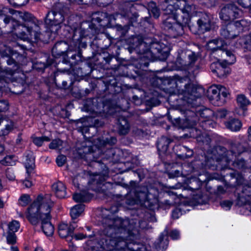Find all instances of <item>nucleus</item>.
I'll return each instance as SVG.
<instances>
[{
  "label": "nucleus",
  "mask_w": 251,
  "mask_h": 251,
  "mask_svg": "<svg viewBox=\"0 0 251 251\" xmlns=\"http://www.w3.org/2000/svg\"><path fill=\"white\" fill-rule=\"evenodd\" d=\"M102 224L104 236L99 241L102 249L106 251H118L126 248L131 251L137 250L131 247L135 237L136 221L119 217H106L103 219Z\"/></svg>",
  "instance_id": "1"
},
{
  "label": "nucleus",
  "mask_w": 251,
  "mask_h": 251,
  "mask_svg": "<svg viewBox=\"0 0 251 251\" xmlns=\"http://www.w3.org/2000/svg\"><path fill=\"white\" fill-rule=\"evenodd\" d=\"M52 205L50 195H39L25 213L26 218L32 225L36 226L41 222L42 231L48 236L52 235L54 231V226L50 222Z\"/></svg>",
  "instance_id": "2"
},
{
  "label": "nucleus",
  "mask_w": 251,
  "mask_h": 251,
  "mask_svg": "<svg viewBox=\"0 0 251 251\" xmlns=\"http://www.w3.org/2000/svg\"><path fill=\"white\" fill-rule=\"evenodd\" d=\"M18 13L19 16L25 21L23 25H18V33L24 40L34 39L36 41L40 39V28L36 23L37 20L28 13H22L12 10L11 14Z\"/></svg>",
  "instance_id": "3"
},
{
  "label": "nucleus",
  "mask_w": 251,
  "mask_h": 251,
  "mask_svg": "<svg viewBox=\"0 0 251 251\" xmlns=\"http://www.w3.org/2000/svg\"><path fill=\"white\" fill-rule=\"evenodd\" d=\"M194 11V6L188 4H186L183 8L177 10L174 15L177 24L172 25L170 29L173 30L177 28L178 34H181L183 26L189 24L191 15Z\"/></svg>",
  "instance_id": "4"
},
{
  "label": "nucleus",
  "mask_w": 251,
  "mask_h": 251,
  "mask_svg": "<svg viewBox=\"0 0 251 251\" xmlns=\"http://www.w3.org/2000/svg\"><path fill=\"white\" fill-rule=\"evenodd\" d=\"M219 15L221 20L230 23L236 19L241 17L243 12L235 3H229L222 7Z\"/></svg>",
  "instance_id": "5"
},
{
  "label": "nucleus",
  "mask_w": 251,
  "mask_h": 251,
  "mask_svg": "<svg viewBox=\"0 0 251 251\" xmlns=\"http://www.w3.org/2000/svg\"><path fill=\"white\" fill-rule=\"evenodd\" d=\"M228 94V91L225 87L214 85L209 89L208 96L213 104L220 106L225 103L226 99Z\"/></svg>",
  "instance_id": "6"
},
{
  "label": "nucleus",
  "mask_w": 251,
  "mask_h": 251,
  "mask_svg": "<svg viewBox=\"0 0 251 251\" xmlns=\"http://www.w3.org/2000/svg\"><path fill=\"white\" fill-rule=\"evenodd\" d=\"M64 20L65 15L63 11L52 10L47 14L45 23L51 32L57 33Z\"/></svg>",
  "instance_id": "7"
},
{
  "label": "nucleus",
  "mask_w": 251,
  "mask_h": 251,
  "mask_svg": "<svg viewBox=\"0 0 251 251\" xmlns=\"http://www.w3.org/2000/svg\"><path fill=\"white\" fill-rule=\"evenodd\" d=\"M147 54V59L149 60L158 58L163 60L168 57L169 53L167 50L162 49V46L158 41L151 39V43L149 45V51Z\"/></svg>",
  "instance_id": "8"
},
{
  "label": "nucleus",
  "mask_w": 251,
  "mask_h": 251,
  "mask_svg": "<svg viewBox=\"0 0 251 251\" xmlns=\"http://www.w3.org/2000/svg\"><path fill=\"white\" fill-rule=\"evenodd\" d=\"M135 44L133 45L135 51L136 53L143 55L141 59L146 58L147 53L149 51V45L151 43V39L147 38L143 39L141 37L136 36L133 38Z\"/></svg>",
  "instance_id": "9"
},
{
  "label": "nucleus",
  "mask_w": 251,
  "mask_h": 251,
  "mask_svg": "<svg viewBox=\"0 0 251 251\" xmlns=\"http://www.w3.org/2000/svg\"><path fill=\"white\" fill-rule=\"evenodd\" d=\"M176 87L182 94L192 96L196 90L194 85L187 77L178 78L175 80Z\"/></svg>",
  "instance_id": "10"
},
{
  "label": "nucleus",
  "mask_w": 251,
  "mask_h": 251,
  "mask_svg": "<svg viewBox=\"0 0 251 251\" xmlns=\"http://www.w3.org/2000/svg\"><path fill=\"white\" fill-rule=\"evenodd\" d=\"M198 117L195 113H192L191 117H188L185 119H180L179 118L175 119L173 121L174 125L179 128H191L194 129V126L197 125Z\"/></svg>",
  "instance_id": "11"
},
{
  "label": "nucleus",
  "mask_w": 251,
  "mask_h": 251,
  "mask_svg": "<svg viewBox=\"0 0 251 251\" xmlns=\"http://www.w3.org/2000/svg\"><path fill=\"white\" fill-rule=\"evenodd\" d=\"M197 58L198 56L195 52L188 50L182 53L177 58V61H180L179 63L183 66H190L195 63Z\"/></svg>",
  "instance_id": "12"
},
{
  "label": "nucleus",
  "mask_w": 251,
  "mask_h": 251,
  "mask_svg": "<svg viewBox=\"0 0 251 251\" xmlns=\"http://www.w3.org/2000/svg\"><path fill=\"white\" fill-rule=\"evenodd\" d=\"M220 58H217L218 60L222 61L225 65H229L233 64L236 61L235 55L229 50H226L225 47L222 49L218 51V54L217 56Z\"/></svg>",
  "instance_id": "13"
},
{
  "label": "nucleus",
  "mask_w": 251,
  "mask_h": 251,
  "mask_svg": "<svg viewBox=\"0 0 251 251\" xmlns=\"http://www.w3.org/2000/svg\"><path fill=\"white\" fill-rule=\"evenodd\" d=\"M226 44L222 39H214L209 41L207 44V48L210 50L211 55L215 57L218 54V51L222 50Z\"/></svg>",
  "instance_id": "14"
},
{
  "label": "nucleus",
  "mask_w": 251,
  "mask_h": 251,
  "mask_svg": "<svg viewBox=\"0 0 251 251\" xmlns=\"http://www.w3.org/2000/svg\"><path fill=\"white\" fill-rule=\"evenodd\" d=\"M211 71L217 74L219 77H223L229 73L228 69L226 68V65L223 62H213L210 65Z\"/></svg>",
  "instance_id": "15"
},
{
  "label": "nucleus",
  "mask_w": 251,
  "mask_h": 251,
  "mask_svg": "<svg viewBox=\"0 0 251 251\" xmlns=\"http://www.w3.org/2000/svg\"><path fill=\"white\" fill-rule=\"evenodd\" d=\"M251 151V144L246 142H235L231 144L230 152L233 154H240L245 151Z\"/></svg>",
  "instance_id": "16"
},
{
  "label": "nucleus",
  "mask_w": 251,
  "mask_h": 251,
  "mask_svg": "<svg viewBox=\"0 0 251 251\" xmlns=\"http://www.w3.org/2000/svg\"><path fill=\"white\" fill-rule=\"evenodd\" d=\"M74 227L71 226H68L65 223H61L58 227V232L59 236L62 238L71 237L73 238Z\"/></svg>",
  "instance_id": "17"
},
{
  "label": "nucleus",
  "mask_w": 251,
  "mask_h": 251,
  "mask_svg": "<svg viewBox=\"0 0 251 251\" xmlns=\"http://www.w3.org/2000/svg\"><path fill=\"white\" fill-rule=\"evenodd\" d=\"M7 63L8 65H13L12 68H7L2 69L0 67V77H6V75H12L15 71L17 69L18 66L16 61L11 58V56L7 57L6 60Z\"/></svg>",
  "instance_id": "18"
},
{
  "label": "nucleus",
  "mask_w": 251,
  "mask_h": 251,
  "mask_svg": "<svg viewBox=\"0 0 251 251\" xmlns=\"http://www.w3.org/2000/svg\"><path fill=\"white\" fill-rule=\"evenodd\" d=\"M189 137L197 138L198 141H201L207 145L210 143V137L206 134H202L201 131L197 128L192 129L190 131Z\"/></svg>",
  "instance_id": "19"
},
{
  "label": "nucleus",
  "mask_w": 251,
  "mask_h": 251,
  "mask_svg": "<svg viewBox=\"0 0 251 251\" xmlns=\"http://www.w3.org/2000/svg\"><path fill=\"white\" fill-rule=\"evenodd\" d=\"M69 49L68 44L64 41L57 42L52 49V54L54 56L64 54Z\"/></svg>",
  "instance_id": "20"
},
{
  "label": "nucleus",
  "mask_w": 251,
  "mask_h": 251,
  "mask_svg": "<svg viewBox=\"0 0 251 251\" xmlns=\"http://www.w3.org/2000/svg\"><path fill=\"white\" fill-rule=\"evenodd\" d=\"M238 34V31H236L235 25L230 24L222 29L221 35L226 39H233Z\"/></svg>",
  "instance_id": "21"
},
{
  "label": "nucleus",
  "mask_w": 251,
  "mask_h": 251,
  "mask_svg": "<svg viewBox=\"0 0 251 251\" xmlns=\"http://www.w3.org/2000/svg\"><path fill=\"white\" fill-rule=\"evenodd\" d=\"M52 191L56 196L59 199L64 198L66 195V188L63 183L58 181L52 185Z\"/></svg>",
  "instance_id": "22"
},
{
  "label": "nucleus",
  "mask_w": 251,
  "mask_h": 251,
  "mask_svg": "<svg viewBox=\"0 0 251 251\" xmlns=\"http://www.w3.org/2000/svg\"><path fill=\"white\" fill-rule=\"evenodd\" d=\"M172 140L165 136H162L158 139L157 143V147L159 154H163L167 152L169 145Z\"/></svg>",
  "instance_id": "23"
},
{
  "label": "nucleus",
  "mask_w": 251,
  "mask_h": 251,
  "mask_svg": "<svg viewBox=\"0 0 251 251\" xmlns=\"http://www.w3.org/2000/svg\"><path fill=\"white\" fill-rule=\"evenodd\" d=\"M226 127L231 131H238L242 127L240 121L236 118H231L225 122Z\"/></svg>",
  "instance_id": "24"
},
{
  "label": "nucleus",
  "mask_w": 251,
  "mask_h": 251,
  "mask_svg": "<svg viewBox=\"0 0 251 251\" xmlns=\"http://www.w3.org/2000/svg\"><path fill=\"white\" fill-rule=\"evenodd\" d=\"M92 195L87 191H81L73 195V200L78 202H85L89 201L92 198Z\"/></svg>",
  "instance_id": "25"
},
{
  "label": "nucleus",
  "mask_w": 251,
  "mask_h": 251,
  "mask_svg": "<svg viewBox=\"0 0 251 251\" xmlns=\"http://www.w3.org/2000/svg\"><path fill=\"white\" fill-rule=\"evenodd\" d=\"M176 153L179 158L184 159L191 157L193 151L185 146H177L176 147Z\"/></svg>",
  "instance_id": "26"
},
{
  "label": "nucleus",
  "mask_w": 251,
  "mask_h": 251,
  "mask_svg": "<svg viewBox=\"0 0 251 251\" xmlns=\"http://www.w3.org/2000/svg\"><path fill=\"white\" fill-rule=\"evenodd\" d=\"M130 130V126L127 120L123 117L118 119V132L120 135H126Z\"/></svg>",
  "instance_id": "27"
},
{
  "label": "nucleus",
  "mask_w": 251,
  "mask_h": 251,
  "mask_svg": "<svg viewBox=\"0 0 251 251\" xmlns=\"http://www.w3.org/2000/svg\"><path fill=\"white\" fill-rule=\"evenodd\" d=\"M205 181V179L202 178H190L187 182L188 189L192 191L198 190L201 187L202 183Z\"/></svg>",
  "instance_id": "28"
},
{
  "label": "nucleus",
  "mask_w": 251,
  "mask_h": 251,
  "mask_svg": "<svg viewBox=\"0 0 251 251\" xmlns=\"http://www.w3.org/2000/svg\"><path fill=\"white\" fill-rule=\"evenodd\" d=\"M199 30L201 33L209 31L211 28L210 22L207 16L201 18L197 21Z\"/></svg>",
  "instance_id": "29"
},
{
  "label": "nucleus",
  "mask_w": 251,
  "mask_h": 251,
  "mask_svg": "<svg viewBox=\"0 0 251 251\" xmlns=\"http://www.w3.org/2000/svg\"><path fill=\"white\" fill-rule=\"evenodd\" d=\"M123 153L124 157L126 158H127L128 155L129 158V159H128L125 163V165L128 167V170L134 168L135 166H136L139 164V161L136 156L133 157L132 155L127 151H124Z\"/></svg>",
  "instance_id": "30"
},
{
  "label": "nucleus",
  "mask_w": 251,
  "mask_h": 251,
  "mask_svg": "<svg viewBox=\"0 0 251 251\" xmlns=\"http://www.w3.org/2000/svg\"><path fill=\"white\" fill-rule=\"evenodd\" d=\"M121 15L129 19L136 17L137 14L135 7L130 4H128L126 7L122 12Z\"/></svg>",
  "instance_id": "31"
},
{
  "label": "nucleus",
  "mask_w": 251,
  "mask_h": 251,
  "mask_svg": "<svg viewBox=\"0 0 251 251\" xmlns=\"http://www.w3.org/2000/svg\"><path fill=\"white\" fill-rule=\"evenodd\" d=\"M85 205L83 204H78L71 208L70 215L73 219H75L79 217L84 210Z\"/></svg>",
  "instance_id": "32"
},
{
  "label": "nucleus",
  "mask_w": 251,
  "mask_h": 251,
  "mask_svg": "<svg viewBox=\"0 0 251 251\" xmlns=\"http://www.w3.org/2000/svg\"><path fill=\"white\" fill-rule=\"evenodd\" d=\"M108 21L106 13H98L92 18V21L100 24V26H104Z\"/></svg>",
  "instance_id": "33"
},
{
  "label": "nucleus",
  "mask_w": 251,
  "mask_h": 251,
  "mask_svg": "<svg viewBox=\"0 0 251 251\" xmlns=\"http://www.w3.org/2000/svg\"><path fill=\"white\" fill-rule=\"evenodd\" d=\"M87 35L88 34L85 30H83L81 28L77 29L74 31L72 39L74 41H79L81 38Z\"/></svg>",
  "instance_id": "34"
},
{
  "label": "nucleus",
  "mask_w": 251,
  "mask_h": 251,
  "mask_svg": "<svg viewBox=\"0 0 251 251\" xmlns=\"http://www.w3.org/2000/svg\"><path fill=\"white\" fill-rule=\"evenodd\" d=\"M149 12L155 18H158L160 15L159 10L156 7V4L153 2L151 1L148 5Z\"/></svg>",
  "instance_id": "35"
},
{
  "label": "nucleus",
  "mask_w": 251,
  "mask_h": 251,
  "mask_svg": "<svg viewBox=\"0 0 251 251\" xmlns=\"http://www.w3.org/2000/svg\"><path fill=\"white\" fill-rule=\"evenodd\" d=\"M230 176L232 177L233 180H235V185H242L244 183V179L241 174L238 172H234L230 173Z\"/></svg>",
  "instance_id": "36"
},
{
  "label": "nucleus",
  "mask_w": 251,
  "mask_h": 251,
  "mask_svg": "<svg viewBox=\"0 0 251 251\" xmlns=\"http://www.w3.org/2000/svg\"><path fill=\"white\" fill-rule=\"evenodd\" d=\"M136 196L140 202H144L146 206H150L149 204H147L149 202L148 200V196L146 191L137 192Z\"/></svg>",
  "instance_id": "37"
},
{
  "label": "nucleus",
  "mask_w": 251,
  "mask_h": 251,
  "mask_svg": "<svg viewBox=\"0 0 251 251\" xmlns=\"http://www.w3.org/2000/svg\"><path fill=\"white\" fill-rule=\"evenodd\" d=\"M201 127L205 130H209L214 128L215 123L209 119L201 121L200 123Z\"/></svg>",
  "instance_id": "38"
},
{
  "label": "nucleus",
  "mask_w": 251,
  "mask_h": 251,
  "mask_svg": "<svg viewBox=\"0 0 251 251\" xmlns=\"http://www.w3.org/2000/svg\"><path fill=\"white\" fill-rule=\"evenodd\" d=\"M4 23L6 25L11 24L12 25V30L18 29V21L15 20L14 18L10 16H6L3 20Z\"/></svg>",
  "instance_id": "39"
},
{
  "label": "nucleus",
  "mask_w": 251,
  "mask_h": 251,
  "mask_svg": "<svg viewBox=\"0 0 251 251\" xmlns=\"http://www.w3.org/2000/svg\"><path fill=\"white\" fill-rule=\"evenodd\" d=\"M25 167L28 176L33 172L34 168V160L33 158L27 159L25 162Z\"/></svg>",
  "instance_id": "40"
},
{
  "label": "nucleus",
  "mask_w": 251,
  "mask_h": 251,
  "mask_svg": "<svg viewBox=\"0 0 251 251\" xmlns=\"http://www.w3.org/2000/svg\"><path fill=\"white\" fill-rule=\"evenodd\" d=\"M236 204L239 206H246L251 208L249 201L243 195L238 197L236 201Z\"/></svg>",
  "instance_id": "41"
},
{
  "label": "nucleus",
  "mask_w": 251,
  "mask_h": 251,
  "mask_svg": "<svg viewBox=\"0 0 251 251\" xmlns=\"http://www.w3.org/2000/svg\"><path fill=\"white\" fill-rule=\"evenodd\" d=\"M63 145V141L59 139L53 140L49 145V148L50 149H60Z\"/></svg>",
  "instance_id": "42"
},
{
  "label": "nucleus",
  "mask_w": 251,
  "mask_h": 251,
  "mask_svg": "<svg viewBox=\"0 0 251 251\" xmlns=\"http://www.w3.org/2000/svg\"><path fill=\"white\" fill-rule=\"evenodd\" d=\"M50 139L46 136L33 137V142L37 146H41L44 141H49Z\"/></svg>",
  "instance_id": "43"
},
{
  "label": "nucleus",
  "mask_w": 251,
  "mask_h": 251,
  "mask_svg": "<svg viewBox=\"0 0 251 251\" xmlns=\"http://www.w3.org/2000/svg\"><path fill=\"white\" fill-rule=\"evenodd\" d=\"M237 101L241 107L247 106L250 103L249 100L243 95H239L237 97Z\"/></svg>",
  "instance_id": "44"
},
{
  "label": "nucleus",
  "mask_w": 251,
  "mask_h": 251,
  "mask_svg": "<svg viewBox=\"0 0 251 251\" xmlns=\"http://www.w3.org/2000/svg\"><path fill=\"white\" fill-rule=\"evenodd\" d=\"M30 201V196L27 194L23 195L19 199V203L23 206L27 205Z\"/></svg>",
  "instance_id": "45"
},
{
  "label": "nucleus",
  "mask_w": 251,
  "mask_h": 251,
  "mask_svg": "<svg viewBox=\"0 0 251 251\" xmlns=\"http://www.w3.org/2000/svg\"><path fill=\"white\" fill-rule=\"evenodd\" d=\"M120 205V203H116L115 204H111L110 206H108L107 207L105 208L102 212H104V210L109 211L111 213L114 214L118 211L119 210V206Z\"/></svg>",
  "instance_id": "46"
},
{
  "label": "nucleus",
  "mask_w": 251,
  "mask_h": 251,
  "mask_svg": "<svg viewBox=\"0 0 251 251\" xmlns=\"http://www.w3.org/2000/svg\"><path fill=\"white\" fill-rule=\"evenodd\" d=\"M9 230L12 232H16L20 227V224L17 221H12L8 225Z\"/></svg>",
  "instance_id": "47"
},
{
  "label": "nucleus",
  "mask_w": 251,
  "mask_h": 251,
  "mask_svg": "<svg viewBox=\"0 0 251 251\" xmlns=\"http://www.w3.org/2000/svg\"><path fill=\"white\" fill-rule=\"evenodd\" d=\"M7 242L9 244H14L16 243V237L14 232H8L7 236Z\"/></svg>",
  "instance_id": "48"
},
{
  "label": "nucleus",
  "mask_w": 251,
  "mask_h": 251,
  "mask_svg": "<svg viewBox=\"0 0 251 251\" xmlns=\"http://www.w3.org/2000/svg\"><path fill=\"white\" fill-rule=\"evenodd\" d=\"M66 161V156L62 154L58 155L56 159V162L59 167L63 166Z\"/></svg>",
  "instance_id": "49"
},
{
  "label": "nucleus",
  "mask_w": 251,
  "mask_h": 251,
  "mask_svg": "<svg viewBox=\"0 0 251 251\" xmlns=\"http://www.w3.org/2000/svg\"><path fill=\"white\" fill-rule=\"evenodd\" d=\"M12 54L11 49L7 47H4V49L0 50V55L4 58V57H8L9 56H11Z\"/></svg>",
  "instance_id": "50"
},
{
  "label": "nucleus",
  "mask_w": 251,
  "mask_h": 251,
  "mask_svg": "<svg viewBox=\"0 0 251 251\" xmlns=\"http://www.w3.org/2000/svg\"><path fill=\"white\" fill-rule=\"evenodd\" d=\"M248 22L247 21L244 20H241L240 21H236L234 24H231L232 25H235V30L237 31V28H240L241 27H245L248 25Z\"/></svg>",
  "instance_id": "51"
},
{
  "label": "nucleus",
  "mask_w": 251,
  "mask_h": 251,
  "mask_svg": "<svg viewBox=\"0 0 251 251\" xmlns=\"http://www.w3.org/2000/svg\"><path fill=\"white\" fill-rule=\"evenodd\" d=\"M242 193L245 197L251 199V187L247 185L244 186L242 189Z\"/></svg>",
  "instance_id": "52"
},
{
  "label": "nucleus",
  "mask_w": 251,
  "mask_h": 251,
  "mask_svg": "<svg viewBox=\"0 0 251 251\" xmlns=\"http://www.w3.org/2000/svg\"><path fill=\"white\" fill-rule=\"evenodd\" d=\"M212 114V111L207 109L202 110L200 113L201 116L205 118L206 120L209 119Z\"/></svg>",
  "instance_id": "53"
},
{
  "label": "nucleus",
  "mask_w": 251,
  "mask_h": 251,
  "mask_svg": "<svg viewBox=\"0 0 251 251\" xmlns=\"http://www.w3.org/2000/svg\"><path fill=\"white\" fill-rule=\"evenodd\" d=\"M168 176L169 177H175L180 176L182 174L181 171L178 170H173L171 172H168Z\"/></svg>",
  "instance_id": "54"
},
{
  "label": "nucleus",
  "mask_w": 251,
  "mask_h": 251,
  "mask_svg": "<svg viewBox=\"0 0 251 251\" xmlns=\"http://www.w3.org/2000/svg\"><path fill=\"white\" fill-rule=\"evenodd\" d=\"M220 204L223 208L229 210L232 205V202L229 201H224L221 202Z\"/></svg>",
  "instance_id": "55"
},
{
  "label": "nucleus",
  "mask_w": 251,
  "mask_h": 251,
  "mask_svg": "<svg viewBox=\"0 0 251 251\" xmlns=\"http://www.w3.org/2000/svg\"><path fill=\"white\" fill-rule=\"evenodd\" d=\"M238 2L243 7L251 9V4L248 0H238Z\"/></svg>",
  "instance_id": "56"
},
{
  "label": "nucleus",
  "mask_w": 251,
  "mask_h": 251,
  "mask_svg": "<svg viewBox=\"0 0 251 251\" xmlns=\"http://www.w3.org/2000/svg\"><path fill=\"white\" fill-rule=\"evenodd\" d=\"M104 141L105 144L113 145L116 143L117 139L115 137H111L110 138H106Z\"/></svg>",
  "instance_id": "57"
},
{
  "label": "nucleus",
  "mask_w": 251,
  "mask_h": 251,
  "mask_svg": "<svg viewBox=\"0 0 251 251\" xmlns=\"http://www.w3.org/2000/svg\"><path fill=\"white\" fill-rule=\"evenodd\" d=\"M227 111L226 109H219L217 111V116L220 118H225L226 114Z\"/></svg>",
  "instance_id": "58"
},
{
  "label": "nucleus",
  "mask_w": 251,
  "mask_h": 251,
  "mask_svg": "<svg viewBox=\"0 0 251 251\" xmlns=\"http://www.w3.org/2000/svg\"><path fill=\"white\" fill-rule=\"evenodd\" d=\"M6 175L7 177L10 180H13L15 179V176L12 171L9 169H8L6 171Z\"/></svg>",
  "instance_id": "59"
},
{
  "label": "nucleus",
  "mask_w": 251,
  "mask_h": 251,
  "mask_svg": "<svg viewBox=\"0 0 251 251\" xmlns=\"http://www.w3.org/2000/svg\"><path fill=\"white\" fill-rule=\"evenodd\" d=\"M13 125L11 123L9 124H7L5 125V127L3 131V134L4 135L7 134L10 131H11L13 129Z\"/></svg>",
  "instance_id": "60"
},
{
  "label": "nucleus",
  "mask_w": 251,
  "mask_h": 251,
  "mask_svg": "<svg viewBox=\"0 0 251 251\" xmlns=\"http://www.w3.org/2000/svg\"><path fill=\"white\" fill-rule=\"evenodd\" d=\"M181 215V212L178 209L174 210L172 212V217L175 219H178Z\"/></svg>",
  "instance_id": "61"
},
{
  "label": "nucleus",
  "mask_w": 251,
  "mask_h": 251,
  "mask_svg": "<svg viewBox=\"0 0 251 251\" xmlns=\"http://www.w3.org/2000/svg\"><path fill=\"white\" fill-rule=\"evenodd\" d=\"M170 236L173 239H177L179 236V232L177 230H173L171 232Z\"/></svg>",
  "instance_id": "62"
},
{
  "label": "nucleus",
  "mask_w": 251,
  "mask_h": 251,
  "mask_svg": "<svg viewBox=\"0 0 251 251\" xmlns=\"http://www.w3.org/2000/svg\"><path fill=\"white\" fill-rule=\"evenodd\" d=\"M8 109L7 103L5 101H0V111H3Z\"/></svg>",
  "instance_id": "63"
},
{
  "label": "nucleus",
  "mask_w": 251,
  "mask_h": 251,
  "mask_svg": "<svg viewBox=\"0 0 251 251\" xmlns=\"http://www.w3.org/2000/svg\"><path fill=\"white\" fill-rule=\"evenodd\" d=\"M81 53L79 52H77L76 53H75L72 54L70 58L72 59L73 60H79L81 59Z\"/></svg>",
  "instance_id": "64"
}]
</instances>
